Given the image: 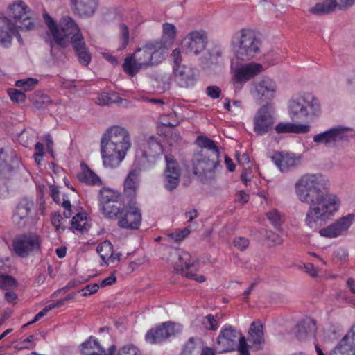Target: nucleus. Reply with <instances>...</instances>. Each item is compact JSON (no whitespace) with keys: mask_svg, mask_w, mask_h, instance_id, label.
<instances>
[{"mask_svg":"<svg viewBox=\"0 0 355 355\" xmlns=\"http://www.w3.org/2000/svg\"><path fill=\"white\" fill-rule=\"evenodd\" d=\"M295 189L299 200L309 205L305 223L317 230L334 217L340 206L339 198L329 191V180L322 174H307L295 183Z\"/></svg>","mask_w":355,"mask_h":355,"instance_id":"1","label":"nucleus"},{"mask_svg":"<svg viewBox=\"0 0 355 355\" xmlns=\"http://www.w3.org/2000/svg\"><path fill=\"white\" fill-rule=\"evenodd\" d=\"M131 147L128 131L120 126L110 128L102 136L101 154L105 167L114 168L124 159Z\"/></svg>","mask_w":355,"mask_h":355,"instance_id":"2","label":"nucleus"},{"mask_svg":"<svg viewBox=\"0 0 355 355\" xmlns=\"http://www.w3.org/2000/svg\"><path fill=\"white\" fill-rule=\"evenodd\" d=\"M157 40L147 42L141 47L125 58L123 69L130 77L135 76L141 69L157 65L164 60L166 52L161 49Z\"/></svg>","mask_w":355,"mask_h":355,"instance_id":"3","label":"nucleus"},{"mask_svg":"<svg viewBox=\"0 0 355 355\" xmlns=\"http://www.w3.org/2000/svg\"><path fill=\"white\" fill-rule=\"evenodd\" d=\"M288 116L292 121H313L321 113L318 99L311 93L293 97L288 105Z\"/></svg>","mask_w":355,"mask_h":355,"instance_id":"4","label":"nucleus"},{"mask_svg":"<svg viewBox=\"0 0 355 355\" xmlns=\"http://www.w3.org/2000/svg\"><path fill=\"white\" fill-rule=\"evenodd\" d=\"M232 46L238 60L248 61L259 53L261 41L253 31L242 29L233 35Z\"/></svg>","mask_w":355,"mask_h":355,"instance_id":"5","label":"nucleus"},{"mask_svg":"<svg viewBox=\"0 0 355 355\" xmlns=\"http://www.w3.org/2000/svg\"><path fill=\"white\" fill-rule=\"evenodd\" d=\"M163 153V146L158 137L148 136L141 142L139 148L136 152V160L140 168L148 169L150 168Z\"/></svg>","mask_w":355,"mask_h":355,"instance_id":"6","label":"nucleus"},{"mask_svg":"<svg viewBox=\"0 0 355 355\" xmlns=\"http://www.w3.org/2000/svg\"><path fill=\"white\" fill-rule=\"evenodd\" d=\"M220 163L219 157L208 155L206 150L195 153L192 159L193 173L202 183H207L215 177V170Z\"/></svg>","mask_w":355,"mask_h":355,"instance_id":"7","label":"nucleus"},{"mask_svg":"<svg viewBox=\"0 0 355 355\" xmlns=\"http://www.w3.org/2000/svg\"><path fill=\"white\" fill-rule=\"evenodd\" d=\"M42 239L35 232H28L16 236L12 240L13 252L21 258L41 252Z\"/></svg>","mask_w":355,"mask_h":355,"instance_id":"8","label":"nucleus"},{"mask_svg":"<svg viewBox=\"0 0 355 355\" xmlns=\"http://www.w3.org/2000/svg\"><path fill=\"white\" fill-rule=\"evenodd\" d=\"M355 138V130L347 127L338 125L323 132L315 135L313 141L325 146H336L341 142Z\"/></svg>","mask_w":355,"mask_h":355,"instance_id":"9","label":"nucleus"},{"mask_svg":"<svg viewBox=\"0 0 355 355\" xmlns=\"http://www.w3.org/2000/svg\"><path fill=\"white\" fill-rule=\"evenodd\" d=\"M276 119L270 105L266 103L256 112L253 119V130L257 135L262 136L274 129Z\"/></svg>","mask_w":355,"mask_h":355,"instance_id":"10","label":"nucleus"},{"mask_svg":"<svg viewBox=\"0 0 355 355\" xmlns=\"http://www.w3.org/2000/svg\"><path fill=\"white\" fill-rule=\"evenodd\" d=\"M242 334L234 327L225 324L216 338V349L218 354L234 351Z\"/></svg>","mask_w":355,"mask_h":355,"instance_id":"11","label":"nucleus"},{"mask_svg":"<svg viewBox=\"0 0 355 355\" xmlns=\"http://www.w3.org/2000/svg\"><path fill=\"white\" fill-rule=\"evenodd\" d=\"M141 210L136 206V202L130 201L118 218V226L127 230H138L141 223Z\"/></svg>","mask_w":355,"mask_h":355,"instance_id":"12","label":"nucleus"},{"mask_svg":"<svg viewBox=\"0 0 355 355\" xmlns=\"http://www.w3.org/2000/svg\"><path fill=\"white\" fill-rule=\"evenodd\" d=\"M178 259L180 264L177 265L174 270L177 273H181L189 279L195 280L198 282H203L205 277L203 275H198L195 272L198 266L197 260H191V256L187 252H182L178 254Z\"/></svg>","mask_w":355,"mask_h":355,"instance_id":"13","label":"nucleus"},{"mask_svg":"<svg viewBox=\"0 0 355 355\" xmlns=\"http://www.w3.org/2000/svg\"><path fill=\"white\" fill-rule=\"evenodd\" d=\"M175 324L168 321L148 330L146 334L145 339L150 344H160L175 336Z\"/></svg>","mask_w":355,"mask_h":355,"instance_id":"14","label":"nucleus"},{"mask_svg":"<svg viewBox=\"0 0 355 355\" xmlns=\"http://www.w3.org/2000/svg\"><path fill=\"white\" fill-rule=\"evenodd\" d=\"M174 79L178 85L182 88H190L193 87L198 80V70L190 65L182 64V66L173 67Z\"/></svg>","mask_w":355,"mask_h":355,"instance_id":"15","label":"nucleus"},{"mask_svg":"<svg viewBox=\"0 0 355 355\" xmlns=\"http://www.w3.org/2000/svg\"><path fill=\"white\" fill-rule=\"evenodd\" d=\"M207 37L204 31L191 32L182 42V47L187 54L198 55L205 50Z\"/></svg>","mask_w":355,"mask_h":355,"instance_id":"16","label":"nucleus"},{"mask_svg":"<svg viewBox=\"0 0 355 355\" xmlns=\"http://www.w3.org/2000/svg\"><path fill=\"white\" fill-rule=\"evenodd\" d=\"M166 167L164 170V187L168 191L175 189L180 183V168L171 155L165 156Z\"/></svg>","mask_w":355,"mask_h":355,"instance_id":"17","label":"nucleus"},{"mask_svg":"<svg viewBox=\"0 0 355 355\" xmlns=\"http://www.w3.org/2000/svg\"><path fill=\"white\" fill-rule=\"evenodd\" d=\"M252 94L261 102L270 101L274 98L277 85L275 81L269 78H264L257 83H254Z\"/></svg>","mask_w":355,"mask_h":355,"instance_id":"18","label":"nucleus"},{"mask_svg":"<svg viewBox=\"0 0 355 355\" xmlns=\"http://www.w3.org/2000/svg\"><path fill=\"white\" fill-rule=\"evenodd\" d=\"M353 216L347 215L320 230L321 236L327 238H336L347 231L352 223Z\"/></svg>","mask_w":355,"mask_h":355,"instance_id":"19","label":"nucleus"},{"mask_svg":"<svg viewBox=\"0 0 355 355\" xmlns=\"http://www.w3.org/2000/svg\"><path fill=\"white\" fill-rule=\"evenodd\" d=\"M295 329L297 339L305 340L315 336L317 331V322L314 319L306 317L297 324Z\"/></svg>","mask_w":355,"mask_h":355,"instance_id":"20","label":"nucleus"},{"mask_svg":"<svg viewBox=\"0 0 355 355\" xmlns=\"http://www.w3.org/2000/svg\"><path fill=\"white\" fill-rule=\"evenodd\" d=\"M262 69V65L258 63L252 62L245 64L235 71L234 79L237 83H245L259 74Z\"/></svg>","mask_w":355,"mask_h":355,"instance_id":"21","label":"nucleus"},{"mask_svg":"<svg viewBox=\"0 0 355 355\" xmlns=\"http://www.w3.org/2000/svg\"><path fill=\"white\" fill-rule=\"evenodd\" d=\"M59 30L61 37L66 41V46L69 38H71V42L73 44L75 36L82 35L74 20L68 16L62 18Z\"/></svg>","mask_w":355,"mask_h":355,"instance_id":"22","label":"nucleus"},{"mask_svg":"<svg viewBox=\"0 0 355 355\" xmlns=\"http://www.w3.org/2000/svg\"><path fill=\"white\" fill-rule=\"evenodd\" d=\"M98 0H71L73 11L81 17L92 16L98 7Z\"/></svg>","mask_w":355,"mask_h":355,"instance_id":"23","label":"nucleus"},{"mask_svg":"<svg viewBox=\"0 0 355 355\" xmlns=\"http://www.w3.org/2000/svg\"><path fill=\"white\" fill-rule=\"evenodd\" d=\"M272 160L282 172L294 168L300 164V157L294 154L278 153L272 157Z\"/></svg>","mask_w":355,"mask_h":355,"instance_id":"24","label":"nucleus"},{"mask_svg":"<svg viewBox=\"0 0 355 355\" xmlns=\"http://www.w3.org/2000/svg\"><path fill=\"white\" fill-rule=\"evenodd\" d=\"M15 24L6 17H0V44L9 47L12 43Z\"/></svg>","mask_w":355,"mask_h":355,"instance_id":"25","label":"nucleus"},{"mask_svg":"<svg viewBox=\"0 0 355 355\" xmlns=\"http://www.w3.org/2000/svg\"><path fill=\"white\" fill-rule=\"evenodd\" d=\"M72 46L79 62L84 66H87L90 62L91 56L85 46L83 35L75 36Z\"/></svg>","mask_w":355,"mask_h":355,"instance_id":"26","label":"nucleus"},{"mask_svg":"<svg viewBox=\"0 0 355 355\" xmlns=\"http://www.w3.org/2000/svg\"><path fill=\"white\" fill-rule=\"evenodd\" d=\"M274 130L279 135L289 133L305 134L309 132L310 125L291 122H280L274 127Z\"/></svg>","mask_w":355,"mask_h":355,"instance_id":"27","label":"nucleus"},{"mask_svg":"<svg viewBox=\"0 0 355 355\" xmlns=\"http://www.w3.org/2000/svg\"><path fill=\"white\" fill-rule=\"evenodd\" d=\"M80 350L82 355H105V349L92 336L80 345Z\"/></svg>","mask_w":355,"mask_h":355,"instance_id":"28","label":"nucleus"},{"mask_svg":"<svg viewBox=\"0 0 355 355\" xmlns=\"http://www.w3.org/2000/svg\"><path fill=\"white\" fill-rule=\"evenodd\" d=\"M249 341L257 349H261V345L264 343L263 326L260 321H254L250 324L249 331Z\"/></svg>","mask_w":355,"mask_h":355,"instance_id":"29","label":"nucleus"},{"mask_svg":"<svg viewBox=\"0 0 355 355\" xmlns=\"http://www.w3.org/2000/svg\"><path fill=\"white\" fill-rule=\"evenodd\" d=\"M33 209L34 202L32 200L27 198H22L16 207V210L14 214L15 220L19 223L24 219L28 218Z\"/></svg>","mask_w":355,"mask_h":355,"instance_id":"30","label":"nucleus"},{"mask_svg":"<svg viewBox=\"0 0 355 355\" xmlns=\"http://www.w3.org/2000/svg\"><path fill=\"white\" fill-rule=\"evenodd\" d=\"M81 172L77 175L78 180L89 185H102L100 178L85 163H81Z\"/></svg>","mask_w":355,"mask_h":355,"instance_id":"31","label":"nucleus"},{"mask_svg":"<svg viewBox=\"0 0 355 355\" xmlns=\"http://www.w3.org/2000/svg\"><path fill=\"white\" fill-rule=\"evenodd\" d=\"M162 29V39L157 41L162 44L161 49H164L166 52L168 47L173 44L175 40L177 29L175 25L170 23L163 24Z\"/></svg>","mask_w":355,"mask_h":355,"instance_id":"32","label":"nucleus"},{"mask_svg":"<svg viewBox=\"0 0 355 355\" xmlns=\"http://www.w3.org/2000/svg\"><path fill=\"white\" fill-rule=\"evenodd\" d=\"M196 144L200 148V150H206L208 155L213 156L216 159L219 157V149L215 141L206 136H198Z\"/></svg>","mask_w":355,"mask_h":355,"instance_id":"33","label":"nucleus"},{"mask_svg":"<svg viewBox=\"0 0 355 355\" xmlns=\"http://www.w3.org/2000/svg\"><path fill=\"white\" fill-rule=\"evenodd\" d=\"M138 188L137 175L135 170L131 171L124 182V194L130 198L129 202L133 201Z\"/></svg>","mask_w":355,"mask_h":355,"instance_id":"34","label":"nucleus"},{"mask_svg":"<svg viewBox=\"0 0 355 355\" xmlns=\"http://www.w3.org/2000/svg\"><path fill=\"white\" fill-rule=\"evenodd\" d=\"M100 202L101 209L104 211L105 205L112 206L115 202L123 200L122 196L116 191L105 189L100 191Z\"/></svg>","mask_w":355,"mask_h":355,"instance_id":"35","label":"nucleus"},{"mask_svg":"<svg viewBox=\"0 0 355 355\" xmlns=\"http://www.w3.org/2000/svg\"><path fill=\"white\" fill-rule=\"evenodd\" d=\"M44 20L50 30L53 40L57 45L62 48L66 47V41L64 38L61 37L60 30L58 28L55 21L48 14L43 15Z\"/></svg>","mask_w":355,"mask_h":355,"instance_id":"36","label":"nucleus"},{"mask_svg":"<svg viewBox=\"0 0 355 355\" xmlns=\"http://www.w3.org/2000/svg\"><path fill=\"white\" fill-rule=\"evenodd\" d=\"M12 157H8L4 155V148H0V179L9 180L12 176L13 167L9 164L10 159Z\"/></svg>","mask_w":355,"mask_h":355,"instance_id":"37","label":"nucleus"},{"mask_svg":"<svg viewBox=\"0 0 355 355\" xmlns=\"http://www.w3.org/2000/svg\"><path fill=\"white\" fill-rule=\"evenodd\" d=\"M330 355H355V347L343 337L332 349Z\"/></svg>","mask_w":355,"mask_h":355,"instance_id":"38","label":"nucleus"},{"mask_svg":"<svg viewBox=\"0 0 355 355\" xmlns=\"http://www.w3.org/2000/svg\"><path fill=\"white\" fill-rule=\"evenodd\" d=\"M126 205L121 200L120 202H115V205L112 206L105 205L104 207V211H103V214L107 218L110 219H118L121 214L123 213L124 209L125 208Z\"/></svg>","mask_w":355,"mask_h":355,"instance_id":"39","label":"nucleus"},{"mask_svg":"<svg viewBox=\"0 0 355 355\" xmlns=\"http://www.w3.org/2000/svg\"><path fill=\"white\" fill-rule=\"evenodd\" d=\"M113 247L110 241H105L98 245L96 251L103 261L109 260L114 262L116 257H114Z\"/></svg>","mask_w":355,"mask_h":355,"instance_id":"40","label":"nucleus"},{"mask_svg":"<svg viewBox=\"0 0 355 355\" xmlns=\"http://www.w3.org/2000/svg\"><path fill=\"white\" fill-rule=\"evenodd\" d=\"M334 10L335 5H334L331 0H324L316 3L310 9V12L316 15H323L331 13Z\"/></svg>","mask_w":355,"mask_h":355,"instance_id":"41","label":"nucleus"},{"mask_svg":"<svg viewBox=\"0 0 355 355\" xmlns=\"http://www.w3.org/2000/svg\"><path fill=\"white\" fill-rule=\"evenodd\" d=\"M71 229L73 230L83 232L87 230V216L85 213H78L73 216L71 220Z\"/></svg>","mask_w":355,"mask_h":355,"instance_id":"42","label":"nucleus"},{"mask_svg":"<svg viewBox=\"0 0 355 355\" xmlns=\"http://www.w3.org/2000/svg\"><path fill=\"white\" fill-rule=\"evenodd\" d=\"M202 349L200 345L196 343L195 338L191 337L184 345L180 355H201Z\"/></svg>","mask_w":355,"mask_h":355,"instance_id":"43","label":"nucleus"},{"mask_svg":"<svg viewBox=\"0 0 355 355\" xmlns=\"http://www.w3.org/2000/svg\"><path fill=\"white\" fill-rule=\"evenodd\" d=\"M220 318H222L220 314L215 315L209 314L202 318V324L206 329L216 331L218 328V320Z\"/></svg>","mask_w":355,"mask_h":355,"instance_id":"44","label":"nucleus"},{"mask_svg":"<svg viewBox=\"0 0 355 355\" xmlns=\"http://www.w3.org/2000/svg\"><path fill=\"white\" fill-rule=\"evenodd\" d=\"M122 101L121 97L116 96L114 94H108L103 92L100 94L96 98V103L99 105L105 106L109 105L113 103H119Z\"/></svg>","mask_w":355,"mask_h":355,"instance_id":"45","label":"nucleus"},{"mask_svg":"<svg viewBox=\"0 0 355 355\" xmlns=\"http://www.w3.org/2000/svg\"><path fill=\"white\" fill-rule=\"evenodd\" d=\"M26 8L27 7L21 1L13 3L10 8L12 16L16 20L22 19L25 17Z\"/></svg>","mask_w":355,"mask_h":355,"instance_id":"46","label":"nucleus"},{"mask_svg":"<svg viewBox=\"0 0 355 355\" xmlns=\"http://www.w3.org/2000/svg\"><path fill=\"white\" fill-rule=\"evenodd\" d=\"M62 306V301H58L57 302L55 303H53V304H51L48 306H46L43 309H42L38 313H37L35 315V316L34 317L33 320L28 322V323L25 324L23 325V328H26V327H28V325L31 324H33L35 322H36L37 321H38L40 318H42V317H44V315H46V313L51 309H54V308H56V307H60Z\"/></svg>","mask_w":355,"mask_h":355,"instance_id":"47","label":"nucleus"},{"mask_svg":"<svg viewBox=\"0 0 355 355\" xmlns=\"http://www.w3.org/2000/svg\"><path fill=\"white\" fill-rule=\"evenodd\" d=\"M120 28V33H119V42L120 46L119 47V50L125 49L130 39L129 35V28L125 24H121L119 26Z\"/></svg>","mask_w":355,"mask_h":355,"instance_id":"48","label":"nucleus"},{"mask_svg":"<svg viewBox=\"0 0 355 355\" xmlns=\"http://www.w3.org/2000/svg\"><path fill=\"white\" fill-rule=\"evenodd\" d=\"M38 84V80L36 78H28L26 79L18 80L15 83V86L22 88L24 91L33 90Z\"/></svg>","mask_w":355,"mask_h":355,"instance_id":"49","label":"nucleus"},{"mask_svg":"<svg viewBox=\"0 0 355 355\" xmlns=\"http://www.w3.org/2000/svg\"><path fill=\"white\" fill-rule=\"evenodd\" d=\"M266 217L275 227H279L283 223L282 216L277 209L266 213Z\"/></svg>","mask_w":355,"mask_h":355,"instance_id":"50","label":"nucleus"},{"mask_svg":"<svg viewBox=\"0 0 355 355\" xmlns=\"http://www.w3.org/2000/svg\"><path fill=\"white\" fill-rule=\"evenodd\" d=\"M17 286V281L12 277L0 274V288L8 289Z\"/></svg>","mask_w":355,"mask_h":355,"instance_id":"51","label":"nucleus"},{"mask_svg":"<svg viewBox=\"0 0 355 355\" xmlns=\"http://www.w3.org/2000/svg\"><path fill=\"white\" fill-rule=\"evenodd\" d=\"M8 93L13 102L15 103H24L26 99L25 94L17 89L10 88L8 90Z\"/></svg>","mask_w":355,"mask_h":355,"instance_id":"52","label":"nucleus"},{"mask_svg":"<svg viewBox=\"0 0 355 355\" xmlns=\"http://www.w3.org/2000/svg\"><path fill=\"white\" fill-rule=\"evenodd\" d=\"M118 355H141V351L134 345L128 344L121 347Z\"/></svg>","mask_w":355,"mask_h":355,"instance_id":"53","label":"nucleus"},{"mask_svg":"<svg viewBox=\"0 0 355 355\" xmlns=\"http://www.w3.org/2000/svg\"><path fill=\"white\" fill-rule=\"evenodd\" d=\"M237 349L239 355H250L249 345H248L245 338L241 335L237 343Z\"/></svg>","mask_w":355,"mask_h":355,"instance_id":"54","label":"nucleus"},{"mask_svg":"<svg viewBox=\"0 0 355 355\" xmlns=\"http://www.w3.org/2000/svg\"><path fill=\"white\" fill-rule=\"evenodd\" d=\"M191 231L188 227L183 228L181 231L171 233L169 236L176 242L182 241L190 234Z\"/></svg>","mask_w":355,"mask_h":355,"instance_id":"55","label":"nucleus"},{"mask_svg":"<svg viewBox=\"0 0 355 355\" xmlns=\"http://www.w3.org/2000/svg\"><path fill=\"white\" fill-rule=\"evenodd\" d=\"M51 223L55 227L56 230H64L65 227L62 225L63 218L60 213H53L51 217Z\"/></svg>","mask_w":355,"mask_h":355,"instance_id":"56","label":"nucleus"},{"mask_svg":"<svg viewBox=\"0 0 355 355\" xmlns=\"http://www.w3.org/2000/svg\"><path fill=\"white\" fill-rule=\"evenodd\" d=\"M334 5H335V9L337 8L339 10H346L351 7L355 0H331Z\"/></svg>","mask_w":355,"mask_h":355,"instance_id":"57","label":"nucleus"},{"mask_svg":"<svg viewBox=\"0 0 355 355\" xmlns=\"http://www.w3.org/2000/svg\"><path fill=\"white\" fill-rule=\"evenodd\" d=\"M233 244L241 251L245 250L249 245V240L245 237H236L234 239Z\"/></svg>","mask_w":355,"mask_h":355,"instance_id":"58","label":"nucleus"},{"mask_svg":"<svg viewBox=\"0 0 355 355\" xmlns=\"http://www.w3.org/2000/svg\"><path fill=\"white\" fill-rule=\"evenodd\" d=\"M206 94L210 98L216 99L220 97L221 89L219 87L216 85L208 86L206 88Z\"/></svg>","mask_w":355,"mask_h":355,"instance_id":"59","label":"nucleus"},{"mask_svg":"<svg viewBox=\"0 0 355 355\" xmlns=\"http://www.w3.org/2000/svg\"><path fill=\"white\" fill-rule=\"evenodd\" d=\"M98 288L99 285L96 283H94L86 286L85 288H82L81 290H79L78 292H83V296H87L97 292Z\"/></svg>","mask_w":355,"mask_h":355,"instance_id":"60","label":"nucleus"},{"mask_svg":"<svg viewBox=\"0 0 355 355\" xmlns=\"http://www.w3.org/2000/svg\"><path fill=\"white\" fill-rule=\"evenodd\" d=\"M266 239L271 241L274 245H282L284 241L283 239L279 234L271 231L266 233Z\"/></svg>","mask_w":355,"mask_h":355,"instance_id":"61","label":"nucleus"},{"mask_svg":"<svg viewBox=\"0 0 355 355\" xmlns=\"http://www.w3.org/2000/svg\"><path fill=\"white\" fill-rule=\"evenodd\" d=\"M336 298L338 300H340L342 302H346L352 306H355V303H354L355 299H354L352 297L347 296V295L343 291H339L338 293H337L336 295Z\"/></svg>","mask_w":355,"mask_h":355,"instance_id":"62","label":"nucleus"},{"mask_svg":"<svg viewBox=\"0 0 355 355\" xmlns=\"http://www.w3.org/2000/svg\"><path fill=\"white\" fill-rule=\"evenodd\" d=\"M171 58L173 59L174 65L173 67H178V66H182V56H181V52L179 49H175L173 50L171 55Z\"/></svg>","mask_w":355,"mask_h":355,"instance_id":"63","label":"nucleus"},{"mask_svg":"<svg viewBox=\"0 0 355 355\" xmlns=\"http://www.w3.org/2000/svg\"><path fill=\"white\" fill-rule=\"evenodd\" d=\"M62 206L64 208L63 215L65 218H69L72 215L71 205L68 199L63 198Z\"/></svg>","mask_w":355,"mask_h":355,"instance_id":"64","label":"nucleus"}]
</instances>
